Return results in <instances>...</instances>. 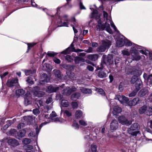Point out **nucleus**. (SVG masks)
<instances>
[{
	"label": "nucleus",
	"instance_id": "13",
	"mask_svg": "<svg viewBox=\"0 0 152 152\" xmlns=\"http://www.w3.org/2000/svg\"><path fill=\"white\" fill-rule=\"evenodd\" d=\"M116 99L118 100L122 104H126L129 101V99L124 96L117 95L116 96Z\"/></svg>",
	"mask_w": 152,
	"mask_h": 152
},
{
	"label": "nucleus",
	"instance_id": "48",
	"mask_svg": "<svg viewBox=\"0 0 152 152\" xmlns=\"http://www.w3.org/2000/svg\"><path fill=\"white\" fill-rule=\"evenodd\" d=\"M36 45V43L32 42L31 43H28V50L26 52L28 53V50H29L33 46Z\"/></svg>",
	"mask_w": 152,
	"mask_h": 152
},
{
	"label": "nucleus",
	"instance_id": "23",
	"mask_svg": "<svg viewBox=\"0 0 152 152\" xmlns=\"http://www.w3.org/2000/svg\"><path fill=\"white\" fill-rule=\"evenodd\" d=\"M124 45H125L126 46H131L132 45V47H131L130 50V52L132 54H133L134 55L133 53H132L131 50H132V48L133 47H135V45H137L134 43H132L130 41L127 39L126 38L124 37ZM133 56L134 55H133ZM135 55H134V56Z\"/></svg>",
	"mask_w": 152,
	"mask_h": 152
},
{
	"label": "nucleus",
	"instance_id": "49",
	"mask_svg": "<svg viewBox=\"0 0 152 152\" xmlns=\"http://www.w3.org/2000/svg\"><path fill=\"white\" fill-rule=\"evenodd\" d=\"M23 143L25 145H27L30 143L31 142V140L28 138H25L22 141Z\"/></svg>",
	"mask_w": 152,
	"mask_h": 152
},
{
	"label": "nucleus",
	"instance_id": "33",
	"mask_svg": "<svg viewBox=\"0 0 152 152\" xmlns=\"http://www.w3.org/2000/svg\"><path fill=\"white\" fill-rule=\"evenodd\" d=\"M80 96V94L79 93H76L71 96V99L73 100H76L78 99Z\"/></svg>",
	"mask_w": 152,
	"mask_h": 152
},
{
	"label": "nucleus",
	"instance_id": "56",
	"mask_svg": "<svg viewBox=\"0 0 152 152\" xmlns=\"http://www.w3.org/2000/svg\"><path fill=\"white\" fill-rule=\"evenodd\" d=\"M72 21H73V23L74 25H71L72 26H74L75 27H77L78 26V24L77 23L76 21V20L74 18H73L72 19Z\"/></svg>",
	"mask_w": 152,
	"mask_h": 152
},
{
	"label": "nucleus",
	"instance_id": "8",
	"mask_svg": "<svg viewBox=\"0 0 152 152\" xmlns=\"http://www.w3.org/2000/svg\"><path fill=\"white\" fill-rule=\"evenodd\" d=\"M83 51V50L80 49L75 50L74 47V45L72 43L70 46L66 49L65 50L61 52L60 53L61 54L66 55L67 54H69L71 52H80Z\"/></svg>",
	"mask_w": 152,
	"mask_h": 152
},
{
	"label": "nucleus",
	"instance_id": "38",
	"mask_svg": "<svg viewBox=\"0 0 152 152\" xmlns=\"http://www.w3.org/2000/svg\"><path fill=\"white\" fill-rule=\"evenodd\" d=\"M146 110L147 106L144 105L139 109V112L140 114H142L146 111Z\"/></svg>",
	"mask_w": 152,
	"mask_h": 152
},
{
	"label": "nucleus",
	"instance_id": "28",
	"mask_svg": "<svg viewBox=\"0 0 152 152\" xmlns=\"http://www.w3.org/2000/svg\"><path fill=\"white\" fill-rule=\"evenodd\" d=\"M43 65V69L46 71L48 72L51 70L50 65L48 64L45 63Z\"/></svg>",
	"mask_w": 152,
	"mask_h": 152
},
{
	"label": "nucleus",
	"instance_id": "19",
	"mask_svg": "<svg viewBox=\"0 0 152 152\" xmlns=\"http://www.w3.org/2000/svg\"><path fill=\"white\" fill-rule=\"evenodd\" d=\"M126 73L128 75H137V72H138V70L134 68H128L125 70Z\"/></svg>",
	"mask_w": 152,
	"mask_h": 152
},
{
	"label": "nucleus",
	"instance_id": "20",
	"mask_svg": "<svg viewBox=\"0 0 152 152\" xmlns=\"http://www.w3.org/2000/svg\"><path fill=\"white\" fill-rule=\"evenodd\" d=\"M24 120L28 124H30L34 121L35 118L33 116H27L24 117Z\"/></svg>",
	"mask_w": 152,
	"mask_h": 152
},
{
	"label": "nucleus",
	"instance_id": "27",
	"mask_svg": "<svg viewBox=\"0 0 152 152\" xmlns=\"http://www.w3.org/2000/svg\"><path fill=\"white\" fill-rule=\"evenodd\" d=\"M90 9L92 10H93L90 16V17L91 18H95L96 19L97 17L98 12L97 10H94L92 8H90Z\"/></svg>",
	"mask_w": 152,
	"mask_h": 152
},
{
	"label": "nucleus",
	"instance_id": "59",
	"mask_svg": "<svg viewBox=\"0 0 152 152\" xmlns=\"http://www.w3.org/2000/svg\"><path fill=\"white\" fill-rule=\"evenodd\" d=\"M33 113L35 115L37 116L40 113V111L37 109H35L33 110Z\"/></svg>",
	"mask_w": 152,
	"mask_h": 152
},
{
	"label": "nucleus",
	"instance_id": "18",
	"mask_svg": "<svg viewBox=\"0 0 152 152\" xmlns=\"http://www.w3.org/2000/svg\"><path fill=\"white\" fill-rule=\"evenodd\" d=\"M67 76L69 78L72 80H78L76 77V75L72 72L70 71H67L66 72Z\"/></svg>",
	"mask_w": 152,
	"mask_h": 152
},
{
	"label": "nucleus",
	"instance_id": "57",
	"mask_svg": "<svg viewBox=\"0 0 152 152\" xmlns=\"http://www.w3.org/2000/svg\"><path fill=\"white\" fill-rule=\"evenodd\" d=\"M26 81L30 85H32L34 84V82L32 81V78L30 77H28Z\"/></svg>",
	"mask_w": 152,
	"mask_h": 152
},
{
	"label": "nucleus",
	"instance_id": "41",
	"mask_svg": "<svg viewBox=\"0 0 152 152\" xmlns=\"http://www.w3.org/2000/svg\"><path fill=\"white\" fill-rule=\"evenodd\" d=\"M148 127H149L151 128V130L149 129V128H146V131L149 132H151L152 130V121H150L148 122Z\"/></svg>",
	"mask_w": 152,
	"mask_h": 152
},
{
	"label": "nucleus",
	"instance_id": "11",
	"mask_svg": "<svg viewBox=\"0 0 152 152\" xmlns=\"http://www.w3.org/2000/svg\"><path fill=\"white\" fill-rule=\"evenodd\" d=\"M39 88L37 86L34 87L33 90L34 95L38 97H42L45 94V93L39 91Z\"/></svg>",
	"mask_w": 152,
	"mask_h": 152
},
{
	"label": "nucleus",
	"instance_id": "43",
	"mask_svg": "<svg viewBox=\"0 0 152 152\" xmlns=\"http://www.w3.org/2000/svg\"><path fill=\"white\" fill-rule=\"evenodd\" d=\"M33 146L31 145H27L25 148L26 152H30L34 149Z\"/></svg>",
	"mask_w": 152,
	"mask_h": 152
},
{
	"label": "nucleus",
	"instance_id": "31",
	"mask_svg": "<svg viewBox=\"0 0 152 152\" xmlns=\"http://www.w3.org/2000/svg\"><path fill=\"white\" fill-rule=\"evenodd\" d=\"M122 111L121 109L118 106H115L113 108V113L114 115L120 113Z\"/></svg>",
	"mask_w": 152,
	"mask_h": 152
},
{
	"label": "nucleus",
	"instance_id": "3",
	"mask_svg": "<svg viewBox=\"0 0 152 152\" xmlns=\"http://www.w3.org/2000/svg\"><path fill=\"white\" fill-rule=\"evenodd\" d=\"M131 52L134 56L132 55L133 60L139 61L141 59V56L139 55V52L146 56L149 55L150 60L152 61V52L146 50L144 48L138 45H135V47L132 48Z\"/></svg>",
	"mask_w": 152,
	"mask_h": 152
},
{
	"label": "nucleus",
	"instance_id": "17",
	"mask_svg": "<svg viewBox=\"0 0 152 152\" xmlns=\"http://www.w3.org/2000/svg\"><path fill=\"white\" fill-rule=\"evenodd\" d=\"M140 101L139 98L137 97L134 99L133 100L130 101L127 103V105L131 107L132 106H134L137 104Z\"/></svg>",
	"mask_w": 152,
	"mask_h": 152
},
{
	"label": "nucleus",
	"instance_id": "1",
	"mask_svg": "<svg viewBox=\"0 0 152 152\" xmlns=\"http://www.w3.org/2000/svg\"><path fill=\"white\" fill-rule=\"evenodd\" d=\"M56 10V13L54 17L53 16L50 15H48V13L50 11V10L46 8L43 9V10L46 12L47 15H49L48 18L49 19L53 20L55 18H56L55 23L58 27H68L69 25V20L68 18V15H64L62 16L59 15L58 13V11L60 10V8H58Z\"/></svg>",
	"mask_w": 152,
	"mask_h": 152
},
{
	"label": "nucleus",
	"instance_id": "12",
	"mask_svg": "<svg viewBox=\"0 0 152 152\" xmlns=\"http://www.w3.org/2000/svg\"><path fill=\"white\" fill-rule=\"evenodd\" d=\"M143 77L145 81L146 82L147 85L149 86L152 85V74L148 75L146 73H144L143 75Z\"/></svg>",
	"mask_w": 152,
	"mask_h": 152
},
{
	"label": "nucleus",
	"instance_id": "51",
	"mask_svg": "<svg viewBox=\"0 0 152 152\" xmlns=\"http://www.w3.org/2000/svg\"><path fill=\"white\" fill-rule=\"evenodd\" d=\"M71 105L73 108L76 109L78 107V104L77 102H73L71 103Z\"/></svg>",
	"mask_w": 152,
	"mask_h": 152
},
{
	"label": "nucleus",
	"instance_id": "29",
	"mask_svg": "<svg viewBox=\"0 0 152 152\" xmlns=\"http://www.w3.org/2000/svg\"><path fill=\"white\" fill-rule=\"evenodd\" d=\"M61 106L63 107H68L69 105V103L67 100L62 99L61 101Z\"/></svg>",
	"mask_w": 152,
	"mask_h": 152
},
{
	"label": "nucleus",
	"instance_id": "62",
	"mask_svg": "<svg viewBox=\"0 0 152 152\" xmlns=\"http://www.w3.org/2000/svg\"><path fill=\"white\" fill-rule=\"evenodd\" d=\"M72 126L76 129H78L79 127V125L77 123H76L75 121V122H74L73 124H72Z\"/></svg>",
	"mask_w": 152,
	"mask_h": 152
},
{
	"label": "nucleus",
	"instance_id": "15",
	"mask_svg": "<svg viewBox=\"0 0 152 152\" xmlns=\"http://www.w3.org/2000/svg\"><path fill=\"white\" fill-rule=\"evenodd\" d=\"M59 87H56L52 85H50L48 86L46 89V91L48 93H52L56 92L59 89Z\"/></svg>",
	"mask_w": 152,
	"mask_h": 152
},
{
	"label": "nucleus",
	"instance_id": "32",
	"mask_svg": "<svg viewBox=\"0 0 152 152\" xmlns=\"http://www.w3.org/2000/svg\"><path fill=\"white\" fill-rule=\"evenodd\" d=\"M98 76L99 78H103L106 77L107 76L106 74L103 70H101L98 72Z\"/></svg>",
	"mask_w": 152,
	"mask_h": 152
},
{
	"label": "nucleus",
	"instance_id": "45",
	"mask_svg": "<svg viewBox=\"0 0 152 152\" xmlns=\"http://www.w3.org/2000/svg\"><path fill=\"white\" fill-rule=\"evenodd\" d=\"M119 143L120 144V146L122 148H125L126 147V144H127L126 140H124L122 141H120Z\"/></svg>",
	"mask_w": 152,
	"mask_h": 152
},
{
	"label": "nucleus",
	"instance_id": "42",
	"mask_svg": "<svg viewBox=\"0 0 152 152\" xmlns=\"http://www.w3.org/2000/svg\"><path fill=\"white\" fill-rule=\"evenodd\" d=\"M140 90V89H139L138 90H137L135 88L134 90L132 92L129 94V96L130 97L134 96L136 95L137 92Z\"/></svg>",
	"mask_w": 152,
	"mask_h": 152
},
{
	"label": "nucleus",
	"instance_id": "6",
	"mask_svg": "<svg viewBox=\"0 0 152 152\" xmlns=\"http://www.w3.org/2000/svg\"><path fill=\"white\" fill-rule=\"evenodd\" d=\"M130 82L132 84H134L135 83V86L137 90L140 89L142 87V82L140 80L137 78L136 75H133L132 77Z\"/></svg>",
	"mask_w": 152,
	"mask_h": 152
},
{
	"label": "nucleus",
	"instance_id": "5",
	"mask_svg": "<svg viewBox=\"0 0 152 152\" xmlns=\"http://www.w3.org/2000/svg\"><path fill=\"white\" fill-rule=\"evenodd\" d=\"M140 128L139 124L137 123L133 124L128 129L127 131L129 134L133 136H136L137 134V132Z\"/></svg>",
	"mask_w": 152,
	"mask_h": 152
},
{
	"label": "nucleus",
	"instance_id": "24",
	"mask_svg": "<svg viewBox=\"0 0 152 152\" xmlns=\"http://www.w3.org/2000/svg\"><path fill=\"white\" fill-rule=\"evenodd\" d=\"M48 123H49V122H45L42 123L39 126V129L38 128L37 125V124H35L34 126L36 127V134L37 136L38 135V134H39V133L40 131V130L42 128V127L43 126L45 125Z\"/></svg>",
	"mask_w": 152,
	"mask_h": 152
},
{
	"label": "nucleus",
	"instance_id": "25",
	"mask_svg": "<svg viewBox=\"0 0 152 152\" xmlns=\"http://www.w3.org/2000/svg\"><path fill=\"white\" fill-rule=\"evenodd\" d=\"M99 56L97 54H90L87 56V58L92 61H95L98 59Z\"/></svg>",
	"mask_w": 152,
	"mask_h": 152
},
{
	"label": "nucleus",
	"instance_id": "37",
	"mask_svg": "<svg viewBox=\"0 0 152 152\" xmlns=\"http://www.w3.org/2000/svg\"><path fill=\"white\" fill-rule=\"evenodd\" d=\"M19 97V89H17L15 91V95L13 96V100L15 102H18L17 99Z\"/></svg>",
	"mask_w": 152,
	"mask_h": 152
},
{
	"label": "nucleus",
	"instance_id": "52",
	"mask_svg": "<svg viewBox=\"0 0 152 152\" xmlns=\"http://www.w3.org/2000/svg\"><path fill=\"white\" fill-rule=\"evenodd\" d=\"M57 53H55L53 51H48L47 53V55L50 57H53L55 55H57Z\"/></svg>",
	"mask_w": 152,
	"mask_h": 152
},
{
	"label": "nucleus",
	"instance_id": "40",
	"mask_svg": "<svg viewBox=\"0 0 152 152\" xmlns=\"http://www.w3.org/2000/svg\"><path fill=\"white\" fill-rule=\"evenodd\" d=\"M43 75L45 79L44 80H40V83L41 84H42L43 82H47L49 80V77H48L47 75L46 74L44 73Z\"/></svg>",
	"mask_w": 152,
	"mask_h": 152
},
{
	"label": "nucleus",
	"instance_id": "9",
	"mask_svg": "<svg viewBox=\"0 0 152 152\" xmlns=\"http://www.w3.org/2000/svg\"><path fill=\"white\" fill-rule=\"evenodd\" d=\"M119 122L123 125L129 126L132 123L131 121L128 120L125 117L122 116L118 117Z\"/></svg>",
	"mask_w": 152,
	"mask_h": 152
},
{
	"label": "nucleus",
	"instance_id": "60",
	"mask_svg": "<svg viewBox=\"0 0 152 152\" xmlns=\"http://www.w3.org/2000/svg\"><path fill=\"white\" fill-rule=\"evenodd\" d=\"M147 115L150 116L152 115V108L151 107H149L148 110V111L147 112Z\"/></svg>",
	"mask_w": 152,
	"mask_h": 152
},
{
	"label": "nucleus",
	"instance_id": "47",
	"mask_svg": "<svg viewBox=\"0 0 152 152\" xmlns=\"http://www.w3.org/2000/svg\"><path fill=\"white\" fill-rule=\"evenodd\" d=\"M30 93L29 92H27L26 94L25 95V102H27L28 103L29 102V100H28V99H29L30 97Z\"/></svg>",
	"mask_w": 152,
	"mask_h": 152
},
{
	"label": "nucleus",
	"instance_id": "44",
	"mask_svg": "<svg viewBox=\"0 0 152 152\" xmlns=\"http://www.w3.org/2000/svg\"><path fill=\"white\" fill-rule=\"evenodd\" d=\"M96 91L99 93L102 96H105V94L104 91L102 88H96Z\"/></svg>",
	"mask_w": 152,
	"mask_h": 152
},
{
	"label": "nucleus",
	"instance_id": "39",
	"mask_svg": "<svg viewBox=\"0 0 152 152\" xmlns=\"http://www.w3.org/2000/svg\"><path fill=\"white\" fill-rule=\"evenodd\" d=\"M82 115V112L80 110H77L75 113V117L77 118H81Z\"/></svg>",
	"mask_w": 152,
	"mask_h": 152
},
{
	"label": "nucleus",
	"instance_id": "22",
	"mask_svg": "<svg viewBox=\"0 0 152 152\" xmlns=\"http://www.w3.org/2000/svg\"><path fill=\"white\" fill-rule=\"evenodd\" d=\"M9 134L10 135L14 136L17 139H19V133L15 129H11L9 132Z\"/></svg>",
	"mask_w": 152,
	"mask_h": 152
},
{
	"label": "nucleus",
	"instance_id": "7",
	"mask_svg": "<svg viewBox=\"0 0 152 152\" xmlns=\"http://www.w3.org/2000/svg\"><path fill=\"white\" fill-rule=\"evenodd\" d=\"M18 79L17 77L12 78L7 80L6 85L8 87L12 88L18 84Z\"/></svg>",
	"mask_w": 152,
	"mask_h": 152
},
{
	"label": "nucleus",
	"instance_id": "34",
	"mask_svg": "<svg viewBox=\"0 0 152 152\" xmlns=\"http://www.w3.org/2000/svg\"><path fill=\"white\" fill-rule=\"evenodd\" d=\"M107 62L109 64H111L113 62L112 56L111 55H108L107 57Z\"/></svg>",
	"mask_w": 152,
	"mask_h": 152
},
{
	"label": "nucleus",
	"instance_id": "26",
	"mask_svg": "<svg viewBox=\"0 0 152 152\" xmlns=\"http://www.w3.org/2000/svg\"><path fill=\"white\" fill-rule=\"evenodd\" d=\"M80 90L81 92L84 94H90L92 92V91L91 89L83 87L80 88Z\"/></svg>",
	"mask_w": 152,
	"mask_h": 152
},
{
	"label": "nucleus",
	"instance_id": "36",
	"mask_svg": "<svg viewBox=\"0 0 152 152\" xmlns=\"http://www.w3.org/2000/svg\"><path fill=\"white\" fill-rule=\"evenodd\" d=\"M84 61V59L81 57H76L75 59V62L76 64H77Z\"/></svg>",
	"mask_w": 152,
	"mask_h": 152
},
{
	"label": "nucleus",
	"instance_id": "64",
	"mask_svg": "<svg viewBox=\"0 0 152 152\" xmlns=\"http://www.w3.org/2000/svg\"><path fill=\"white\" fill-rule=\"evenodd\" d=\"M79 7L80 10H82L86 9V7L84 6L83 4V3L81 1H80V2Z\"/></svg>",
	"mask_w": 152,
	"mask_h": 152
},
{
	"label": "nucleus",
	"instance_id": "46",
	"mask_svg": "<svg viewBox=\"0 0 152 152\" xmlns=\"http://www.w3.org/2000/svg\"><path fill=\"white\" fill-rule=\"evenodd\" d=\"M146 94V91L144 89H141L138 93V96L140 97H142L144 96Z\"/></svg>",
	"mask_w": 152,
	"mask_h": 152
},
{
	"label": "nucleus",
	"instance_id": "55",
	"mask_svg": "<svg viewBox=\"0 0 152 152\" xmlns=\"http://www.w3.org/2000/svg\"><path fill=\"white\" fill-rule=\"evenodd\" d=\"M79 123L80 125L84 126H86L87 125L86 121L83 120H80L79 121Z\"/></svg>",
	"mask_w": 152,
	"mask_h": 152
},
{
	"label": "nucleus",
	"instance_id": "2",
	"mask_svg": "<svg viewBox=\"0 0 152 152\" xmlns=\"http://www.w3.org/2000/svg\"><path fill=\"white\" fill-rule=\"evenodd\" d=\"M103 17L104 20H106L104 25H103L100 22H98L97 27L100 30H105L107 32L110 34H113V32L111 29L109 24L107 23V22H110L111 26L113 28L115 31L118 32L110 16H109L108 13L104 11H103Z\"/></svg>",
	"mask_w": 152,
	"mask_h": 152
},
{
	"label": "nucleus",
	"instance_id": "14",
	"mask_svg": "<svg viewBox=\"0 0 152 152\" xmlns=\"http://www.w3.org/2000/svg\"><path fill=\"white\" fill-rule=\"evenodd\" d=\"M118 121L116 120H113L110 124V131L112 132H113L116 130L118 128Z\"/></svg>",
	"mask_w": 152,
	"mask_h": 152
},
{
	"label": "nucleus",
	"instance_id": "10",
	"mask_svg": "<svg viewBox=\"0 0 152 152\" xmlns=\"http://www.w3.org/2000/svg\"><path fill=\"white\" fill-rule=\"evenodd\" d=\"M76 90L77 88L74 86L71 88H70L69 87H67L63 90L62 93L64 95L69 96L72 93L76 91Z\"/></svg>",
	"mask_w": 152,
	"mask_h": 152
},
{
	"label": "nucleus",
	"instance_id": "63",
	"mask_svg": "<svg viewBox=\"0 0 152 152\" xmlns=\"http://www.w3.org/2000/svg\"><path fill=\"white\" fill-rule=\"evenodd\" d=\"M106 64V63L103 61H102L100 65V66L98 67V69H102L103 68V65Z\"/></svg>",
	"mask_w": 152,
	"mask_h": 152
},
{
	"label": "nucleus",
	"instance_id": "58",
	"mask_svg": "<svg viewBox=\"0 0 152 152\" xmlns=\"http://www.w3.org/2000/svg\"><path fill=\"white\" fill-rule=\"evenodd\" d=\"M97 147L96 145H92L91 146V149L92 152H96Z\"/></svg>",
	"mask_w": 152,
	"mask_h": 152
},
{
	"label": "nucleus",
	"instance_id": "61",
	"mask_svg": "<svg viewBox=\"0 0 152 152\" xmlns=\"http://www.w3.org/2000/svg\"><path fill=\"white\" fill-rule=\"evenodd\" d=\"M56 113L54 111L52 112L51 113L50 115V116L49 118L51 119H53V118L56 117Z\"/></svg>",
	"mask_w": 152,
	"mask_h": 152
},
{
	"label": "nucleus",
	"instance_id": "21",
	"mask_svg": "<svg viewBox=\"0 0 152 152\" xmlns=\"http://www.w3.org/2000/svg\"><path fill=\"white\" fill-rule=\"evenodd\" d=\"M7 142L9 145L13 147L16 146L19 144L18 141L14 138L9 139Z\"/></svg>",
	"mask_w": 152,
	"mask_h": 152
},
{
	"label": "nucleus",
	"instance_id": "30",
	"mask_svg": "<svg viewBox=\"0 0 152 152\" xmlns=\"http://www.w3.org/2000/svg\"><path fill=\"white\" fill-rule=\"evenodd\" d=\"M53 73L56 77L61 79L62 78L61 75L60 71L58 69H55L53 71Z\"/></svg>",
	"mask_w": 152,
	"mask_h": 152
},
{
	"label": "nucleus",
	"instance_id": "50",
	"mask_svg": "<svg viewBox=\"0 0 152 152\" xmlns=\"http://www.w3.org/2000/svg\"><path fill=\"white\" fill-rule=\"evenodd\" d=\"M26 130L25 129H23L20 130V137H21L24 136L26 133Z\"/></svg>",
	"mask_w": 152,
	"mask_h": 152
},
{
	"label": "nucleus",
	"instance_id": "53",
	"mask_svg": "<svg viewBox=\"0 0 152 152\" xmlns=\"http://www.w3.org/2000/svg\"><path fill=\"white\" fill-rule=\"evenodd\" d=\"M122 53L123 55L129 56L131 53L129 52L127 50H123L122 51Z\"/></svg>",
	"mask_w": 152,
	"mask_h": 152
},
{
	"label": "nucleus",
	"instance_id": "35",
	"mask_svg": "<svg viewBox=\"0 0 152 152\" xmlns=\"http://www.w3.org/2000/svg\"><path fill=\"white\" fill-rule=\"evenodd\" d=\"M36 72V70L35 69H34L33 71L31 70H26L24 71L25 74L26 75L30 76H31L32 74L35 73Z\"/></svg>",
	"mask_w": 152,
	"mask_h": 152
},
{
	"label": "nucleus",
	"instance_id": "16",
	"mask_svg": "<svg viewBox=\"0 0 152 152\" xmlns=\"http://www.w3.org/2000/svg\"><path fill=\"white\" fill-rule=\"evenodd\" d=\"M122 37L119 38L117 39L116 44V47H120L124 45V37L122 35Z\"/></svg>",
	"mask_w": 152,
	"mask_h": 152
},
{
	"label": "nucleus",
	"instance_id": "4",
	"mask_svg": "<svg viewBox=\"0 0 152 152\" xmlns=\"http://www.w3.org/2000/svg\"><path fill=\"white\" fill-rule=\"evenodd\" d=\"M111 45V42L108 39L103 40L101 41V45L96 49L98 52H103L107 50Z\"/></svg>",
	"mask_w": 152,
	"mask_h": 152
},
{
	"label": "nucleus",
	"instance_id": "54",
	"mask_svg": "<svg viewBox=\"0 0 152 152\" xmlns=\"http://www.w3.org/2000/svg\"><path fill=\"white\" fill-rule=\"evenodd\" d=\"M65 58L66 60H67L68 62H71L73 61L72 58L69 55H67L66 56Z\"/></svg>",
	"mask_w": 152,
	"mask_h": 152
}]
</instances>
